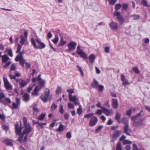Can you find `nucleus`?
I'll use <instances>...</instances> for the list:
<instances>
[{"mask_svg": "<svg viewBox=\"0 0 150 150\" xmlns=\"http://www.w3.org/2000/svg\"><path fill=\"white\" fill-rule=\"evenodd\" d=\"M121 116V114L118 112H117L116 113L115 116V119L117 120L119 123H121V120H120Z\"/></svg>", "mask_w": 150, "mask_h": 150, "instance_id": "20", "label": "nucleus"}, {"mask_svg": "<svg viewBox=\"0 0 150 150\" xmlns=\"http://www.w3.org/2000/svg\"><path fill=\"white\" fill-rule=\"evenodd\" d=\"M114 16H117V18L118 16H121L120 13L117 11H115L114 12Z\"/></svg>", "mask_w": 150, "mask_h": 150, "instance_id": "58", "label": "nucleus"}, {"mask_svg": "<svg viewBox=\"0 0 150 150\" xmlns=\"http://www.w3.org/2000/svg\"><path fill=\"white\" fill-rule=\"evenodd\" d=\"M131 143L132 142L129 140H124V141L123 142L124 144H131Z\"/></svg>", "mask_w": 150, "mask_h": 150, "instance_id": "59", "label": "nucleus"}, {"mask_svg": "<svg viewBox=\"0 0 150 150\" xmlns=\"http://www.w3.org/2000/svg\"><path fill=\"white\" fill-rule=\"evenodd\" d=\"M23 135L24 134H23V133L22 134H21V135H20V136L18 138V140L20 142H21L22 141Z\"/></svg>", "mask_w": 150, "mask_h": 150, "instance_id": "57", "label": "nucleus"}, {"mask_svg": "<svg viewBox=\"0 0 150 150\" xmlns=\"http://www.w3.org/2000/svg\"><path fill=\"white\" fill-rule=\"evenodd\" d=\"M15 129L16 134L17 135H21V134L22 128L21 127H20L18 126V124L15 125Z\"/></svg>", "mask_w": 150, "mask_h": 150, "instance_id": "10", "label": "nucleus"}, {"mask_svg": "<svg viewBox=\"0 0 150 150\" xmlns=\"http://www.w3.org/2000/svg\"><path fill=\"white\" fill-rule=\"evenodd\" d=\"M45 94H46L49 95L50 91L49 89L46 88L44 91Z\"/></svg>", "mask_w": 150, "mask_h": 150, "instance_id": "61", "label": "nucleus"}, {"mask_svg": "<svg viewBox=\"0 0 150 150\" xmlns=\"http://www.w3.org/2000/svg\"><path fill=\"white\" fill-rule=\"evenodd\" d=\"M26 62L25 59L23 58L21 60L19 61V63L20 64H25V63Z\"/></svg>", "mask_w": 150, "mask_h": 150, "instance_id": "62", "label": "nucleus"}, {"mask_svg": "<svg viewBox=\"0 0 150 150\" xmlns=\"http://www.w3.org/2000/svg\"><path fill=\"white\" fill-rule=\"evenodd\" d=\"M3 142L7 146H12L13 145V141L10 139H5Z\"/></svg>", "mask_w": 150, "mask_h": 150, "instance_id": "11", "label": "nucleus"}, {"mask_svg": "<svg viewBox=\"0 0 150 150\" xmlns=\"http://www.w3.org/2000/svg\"><path fill=\"white\" fill-rule=\"evenodd\" d=\"M59 40V37L57 34L55 35L54 39L53 40V42L55 44L57 43Z\"/></svg>", "mask_w": 150, "mask_h": 150, "instance_id": "43", "label": "nucleus"}, {"mask_svg": "<svg viewBox=\"0 0 150 150\" xmlns=\"http://www.w3.org/2000/svg\"><path fill=\"white\" fill-rule=\"evenodd\" d=\"M23 122L24 126L30 125L29 123H28L27 119L25 117H23Z\"/></svg>", "mask_w": 150, "mask_h": 150, "instance_id": "35", "label": "nucleus"}, {"mask_svg": "<svg viewBox=\"0 0 150 150\" xmlns=\"http://www.w3.org/2000/svg\"><path fill=\"white\" fill-rule=\"evenodd\" d=\"M4 84L5 88L7 90H11L12 87L10 85L7 79H5L4 78Z\"/></svg>", "mask_w": 150, "mask_h": 150, "instance_id": "9", "label": "nucleus"}, {"mask_svg": "<svg viewBox=\"0 0 150 150\" xmlns=\"http://www.w3.org/2000/svg\"><path fill=\"white\" fill-rule=\"evenodd\" d=\"M78 55L80 56L84 59L86 58L87 57V54L83 52L82 51H80L78 52L77 53Z\"/></svg>", "mask_w": 150, "mask_h": 150, "instance_id": "22", "label": "nucleus"}, {"mask_svg": "<svg viewBox=\"0 0 150 150\" xmlns=\"http://www.w3.org/2000/svg\"><path fill=\"white\" fill-rule=\"evenodd\" d=\"M133 150H138V148L136 144H133Z\"/></svg>", "mask_w": 150, "mask_h": 150, "instance_id": "64", "label": "nucleus"}, {"mask_svg": "<svg viewBox=\"0 0 150 150\" xmlns=\"http://www.w3.org/2000/svg\"><path fill=\"white\" fill-rule=\"evenodd\" d=\"M76 67L78 69L79 71L80 72L81 75L83 76H84V73L82 71V67H79V66L77 65L76 66Z\"/></svg>", "mask_w": 150, "mask_h": 150, "instance_id": "37", "label": "nucleus"}, {"mask_svg": "<svg viewBox=\"0 0 150 150\" xmlns=\"http://www.w3.org/2000/svg\"><path fill=\"white\" fill-rule=\"evenodd\" d=\"M118 105L117 100L115 99H112V105L113 108L114 109H116L118 108Z\"/></svg>", "mask_w": 150, "mask_h": 150, "instance_id": "15", "label": "nucleus"}, {"mask_svg": "<svg viewBox=\"0 0 150 150\" xmlns=\"http://www.w3.org/2000/svg\"><path fill=\"white\" fill-rule=\"evenodd\" d=\"M3 101H4V103H1L5 105H8V104H10L11 102V100L9 98H5L4 100H3Z\"/></svg>", "mask_w": 150, "mask_h": 150, "instance_id": "24", "label": "nucleus"}, {"mask_svg": "<svg viewBox=\"0 0 150 150\" xmlns=\"http://www.w3.org/2000/svg\"><path fill=\"white\" fill-rule=\"evenodd\" d=\"M5 97V95L4 93L3 92H0V102L1 103H4L5 102L4 101H3V100L2 99L4 98Z\"/></svg>", "mask_w": 150, "mask_h": 150, "instance_id": "30", "label": "nucleus"}, {"mask_svg": "<svg viewBox=\"0 0 150 150\" xmlns=\"http://www.w3.org/2000/svg\"><path fill=\"white\" fill-rule=\"evenodd\" d=\"M79 108L77 109V113L79 115L81 114L82 112V109L80 105H79Z\"/></svg>", "mask_w": 150, "mask_h": 150, "instance_id": "41", "label": "nucleus"}, {"mask_svg": "<svg viewBox=\"0 0 150 150\" xmlns=\"http://www.w3.org/2000/svg\"><path fill=\"white\" fill-rule=\"evenodd\" d=\"M121 7V5L120 4H117L115 7V8L116 11L120 9Z\"/></svg>", "mask_w": 150, "mask_h": 150, "instance_id": "46", "label": "nucleus"}, {"mask_svg": "<svg viewBox=\"0 0 150 150\" xmlns=\"http://www.w3.org/2000/svg\"><path fill=\"white\" fill-rule=\"evenodd\" d=\"M143 112V110H141L139 113L136 115L132 116L131 119L133 121V125L135 127L140 126L141 125H144L143 122L144 119H138V118L140 117L141 116L142 113Z\"/></svg>", "mask_w": 150, "mask_h": 150, "instance_id": "1", "label": "nucleus"}, {"mask_svg": "<svg viewBox=\"0 0 150 150\" xmlns=\"http://www.w3.org/2000/svg\"><path fill=\"white\" fill-rule=\"evenodd\" d=\"M94 113H90L86 115H84V117L85 118L88 119L90 117H93V116L94 115Z\"/></svg>", "mask_w": 150, "mask_h": 150, "instance_id": "38", "label": "nucleus"}, {"mask_svg": "<svg viewBox=\"0 0 150 150\" xmlns=\"http://www.w3.org/2000/svg\"><path fill=\"white\" fill-rule=\"evenodd\" d=\"M9 59V58L6 55H4L2 56V60L4 63H6Z\"/></svg>", "mask_w": 150, "mask_h": 150, "instance_id": "28", "label": "nucleus"}, {"mask_svg": "<svg viewBox=\"0 0 150 150\" xmlns=\"http://www.w3.org/2000/svg\"><path fill=\"white\" fill-rule=\"evenodd\" d=\"M23 57H21L20 56L18 55L15 58V60L16 62L19 61L21 59L23 58Z\"/></svg>", "mask_w": 150, "mask_h": 150, "instance_id": "54", "label": "nucleus"}, {"mask_svg": "<svg viewBox=\"0 0 150 150\" xmlns=\"http://www.w3.org/2000/svg\"><path fill=\"white\" fill-rule=\"evenodd\" d=\"M103 125H101L98 127L96 129V132H98L100 131L101 129H103Z\"/></svg>", "mask_w": 150, "mask_h": 150, "instance_id": "63", "label": "nucleus"}, {"mask_svg": "<svg viewBox=\"0 0 150 150\" xmlns=\"http://www.w3.org/2000/svg\"><path fill=\"white\" fill-rule=\"evenodd\" d=\"M21 47H22V46H21V45H20L19 44H18V45L17 50L16 51V53H18L19 52H20L21 50Z\"/></svg>", "mask_w": 150, "mask_h": 150, "instance_id": "49", "label": "nucleus"}, {"mask_svg": "<svg viewBox=\"0 0 150 150\" xmlns=\"http://www.w3.org/2000/svg\"><path fill=\"white\" fill-rule=\"evenodd\" d=\"M117 0H109V3L110 5H114L116 2Z\"/></svg>", "mask_w": 150, "mask_h": 150, "instance_id": "51", "label": "nucleus"}, {"mask_svg": "<svg viewBox=\"0 0 150 150\" xmlns=\"http://www.w3.org/2000/svg\"><path fill=\"white\" fill-rule=\"evenodd\" d=\"M64 129V127L63 125L61 124L59 128L56 129V131L59 132H60L63 131Z\"/></svg>", "mask_w": 150, "mask_h": 150, "instance_id": "27", "label": "nucleus"}, {"mask_svg": "<svg viewBox=\"0 0 150 150\" xmlns=\"http://www.w3.org/2000/svg\"><path fill=\"white\" fill-rule=\"evenodd\" d=\"M43 87L39 85L36 86L35 87L32 93V95L35 96H38L39 95L38 91Z\"/></svg>", "mask_w": 150, "mask_h": 150, "instance_id": "3", "label": "nucleus"}, {"mask_svg": "<svg viewBox=\"0 0 150 150\" xmlns=\"http://www.w3.org/2000/svg\"><path fill=\"white\" fill-rule=\"evenodd\" d=\"M57 107V105L54 103H53L52 104L51 108L52 110H54Z\"/></svg>", "mask_w": 150, "mask_h": 150, "instance_id": "48", "label": "nucleus"}, {"mask_svg": "<svg viewBox=\"0 0 150 150\" xmlns=\"http://www.w3.org/2000/svg\"><path fill=\"white\" fill-rule=\"evenodd\" d=\"M98 118L96 117L93 116L91 118L89 123V125L91 127L96 125L98 121Z\"/></svg>", "mask_w": 150, "mask_h": 150, "instance_id": "5", "label": "nucleus"}, {"mask_svg": "<svg viewBox=\"0 0 150 150\" xmlns=\"http://www.w3.org/2000/svg\"><path fill=\"white\" fill-rule=\"evenodd\" d=\"M68 107L69 108L74 109V106L71 103H69L68 104Z\"/></svg>", "mask_w": 150, "mask_h": 150, "instance_id": "56", "label": "nucleus"}, {"mask_svg": "<svg viewBox=\"0 0 150 150\" xmlns=\"http://www.w3.org/2000/svg\"><path fill=\"white\" fill-rule=\"evenodd\" d=\"M117 18L118 19L119 21L121 24H122L124 22V19L121 15L118 16Z\"/></svg>", "mask_w": 150, "mask_h": 150, "instance_id": "36", "label": "nucleus"}, {"mask_svg": "<svg viewBox=\"0 0 150 150\" xmlns=\"http://www.w3.org/2000/svg\"><path fill=\"white\" fill-rule=\"evenodd\" d=\"M16 103L13 102L12 103V109H18L20 104V99L18 98H16Z\"/></svg>", "mask_w": 150, "mask_h": 150, "instance_id": "6", "label": "nucleus"}, {"mask_svg": "<svg viewBox=\"0 0 150 150\" xmlns=\"http://www.w3.org/2000/svg\"><path fill=\"white\" fill-rule=\"evenodd\" d=\"M49 96V95L46 94H45L44 95H42L40 96V98L44 103H46L47 101V98Z\"/></svg>", "mask_w": 150, "mask_h": 150, "instance_id": "19", "label": "nucleus"}, {"mask_svg": "<svg viewBox=\"0 0 150 150\" xmlns=\"http://www.w3.org/2000/svg\"><path fill=\"white\" fill-rule=\"evenodd\" d=\"M25 128L23 131V134H27L31 131V127L30 125L24 126Z\"/></svg>", "mask_w": 150, "mask_h": 150, "instance_id": "7", "label": "nucleus"}, {"mask_svg": "<svg viewBox=\"0 0 150 150\" xmlns=\"http://www.w3.org/2000/svg\"><path fill=\"white\" fill-rule=\"evenodd\" d=\"M69 100L71 102H73L78 100V99L77 98L76 96H73L71 94H69Z\"/></svg>", "mask_w": 150, "mask_h": 150, "instance_id": "21", "label": "nucleus"}, {"mask_svg": "<svg viewBox=\"0 0 150 150\" xmlns=\"http://www.w3.org/2000/svg\"><path fill=\"white\" fill-rule=\"evenodd\" d=\"M124 132L126 134L130 136L131 135L130 133L132 132V130L130 129L129 128V124H127L125 125L123 128Z\"/></svg>", "mask_w": 150, "mask_h": 150, "instance_id": "8", "label": "nucleus"}, {"mask_svg": "<svg viewBox=\"0 0 150 150\" xmlns=\"http://www.w3.org/2000/svg\"><path fill=\"white\" fill-rule=\"evenodd\" d=\"M131 17H133V20H138L140 18V16L138 14H132L130 16Z\"/></svg>", "mask_w": 150, "mask_h": 150, "instance_id": "32", "label": "nucleus"}, {"mask_svg": "<svg viewBox=\"0 0 150 150\" xmlns=\"http://www.w3.org/2000/svg\"><path fill=\"white\" fill-rule=\"evenodd\" d=\"M66 43V41L64 40L63 37H61L60 39V43L59 44V46L64 45Z\"/></svg>", "mask_w": 150, "mask_h": 150, "instance_id": "33", "label": "nucleus"}, {"mask_svg": "<svg viewBox=\"0 0 150 150\" xmlns=\"http://www.w3.org/2000/svg\"><path fill=\"white\" fill-rule=\"evenodd\" d=\"M23 100L25 102H28L30 99L29 95L27 93H25L23 96Z\"/></svg>", "mask_w": 150, "mask_h": 150, "instance_id": "17", "label": "nucleus"}, {"mask_svg": "<svg viewBox=\"0 0 150 150\" xmlns=\"http://www.w3.org/2000/svg\"><path fill=\"white\" fill-rule=\"evenodd\" d=\"M98 87L99 88H98V90L101 92H102L104 89V87L102 85H99Z\"/></svg>", "mask_w": 150, "mask_h": 150, "instance_id": "45", "label": "nucleus"}, {"mask_svg": "<svg viewBox=\"0 0 150 150\" xmlns=\"http://www.w3.org/2000/svg\"><path fill=\"white\" fill-rule=\"evenodd\" d=\"M142 4L143 5L146 7L148 6L146 1L145 0H142Z\"/></svg>", "mask_w": 150, "mask_h": 150, "instance_id": "53", "label": "nucleus"}, {"mask_svg": "<svg viewBox=\"0 0 150 150\" xmlns=\"http://www.w3.org/2000/svg\"><path fill=\"white\" fill-rule=\"evenodd\" d=\"M45 115L46 114L45 113L39 115L37 117V118L40 120H43L44 119Z\"/></svg>", "mask_w": 150, "mask_h": 150, "instance_id": "31", "label": "nucleus"}, {"mask_svg": "<svg viewBox=\"0 0 150 150\" xmlns=\"http://www.w3.org/2000/svg\"><path fill=\"white\" fill-rule=\"evenodd\" d=\"M16 69V66L15 64H13L11 66L10 71H15Z\"/></svg>", "mask_w": 150, "mask_h": 150, "instance_id": "44", "label": "nucleus"}, {"mask_svg": "<svg viewBox=\"0 0 150 150\" xmlns=\"http://www.w3.org/2000/svg\"><path fill=\"white\" fill-rule=\"evenodd\" d=\"M17 82H18L19 84L21 86V88L24 87L27 84V83L23 80H17Z\"/></svg>", "mask_w": 150, "mask_h": 150, "instance_id": "16", "label": "nucleus"}, {"mask_svg": "<svg viewBox=\"0 0 150 150\" xmlns=\"http://www.w3.org/2000/svg\"><path fill=\"white\" fill-rule=\"evenodd\" d=\"M39 82V85L44 87L45 86V80L41 79V80L40 81H38Z\"/></svg>", "mask_w": 150, "mask_h": 150, "instance_id": "42", "label": "nucleus"}, {"mask_svg": "<svg viewBox=\"0 0 150 150\" xmlns=\"http://www.w3.org/2000/svg\"><path fill=\"white\" fill-rule=\"evenodd\" d=\"M116 150H122L121 143L119 142L117 144L116 147Z\"/></svg>", "mask_w": 150, "mask_h": 150, "instance_id": "39", "label": "nucleus"}, {"mask_svg": "<svg viewBox=\"0 0 150 150\" xmlns=\"http://www.w3.org/2000/svg\"><path fill=\"white\" fill-rule=\"evenodd\" d=\"M76 44L75 42H71L67 45L69 49L67 51L69 52L71 51L74 50L76 49Z\"/></svg>", "mask_w": 150, "mask_h": 150, "instance_id": "4", "label": "nucleus"}, {"mask_svg": "<svg viewBox=\"0 0 150 150\" xmlns=\"http://www.w3.org/2000/svg\"><path fill=\"white\" fill-rule=\"evenodd\" d=\"M128 4H123L122 6V8L124 10H126L128 8Z\"/></svg>", "mask_w": 150, "mask_h": 150, "instance_id": "55", "label": "nucleus"}, {"mask_svg": "<svg viewBox=\"0 0 150 150\" xmlns=\"http://www.w3.org/2000/svg\"><path fill=\"white\" fill-rule=\"evenodd\" d=\"M36 41L39 45V46L38 47V48L43 49L45 47V45L41 41L40 39H37L36 40Z\"/></svg>", "mask_w": 150, "mask_h": 150, "instance_id": "12", "label": "nucleus"}, {"mask_svg": "<svg viewBox=\"0 0 150 150\" xmlns=\"http://www.w3.org/2000/svg\"><path fill=\"white\" fill-rule=\"evenodd\" d=\"M8 54L9 56L11 57H12L13 54L12 53V50L11 49H10L8 51Z\"/></svg>", "mask_w": 150, "mask_h": 150, "instance_id": "60", "label": "nucleus"}, {"mask_svg": "<svg viewBox=\"0 0 150 150\" xmlns=\"http://www.w3.org/2000/svg\"><path fill=\"white\" fill-rule=\"evenodd\" d=\"M64 111L63 107L62 105H61L59 112L62 114L64 113Z\"/></svg>", "mask_w": 150, "mask_h": 150, "instance_id": "52", "label": "nucleus"}, {"mask_svg": "<svg viewBox=\"0 0 150 150\" xmlns=\"http://www.w3.org/2000/svg\"><path fill=\"white\" fill-rule=\"evenodd\" d=\"M95 58L96 57L94 54H91L89 56V61L91 63H93L94 62Z\"/></svg>", "mask_w": 150, "mask_h": 150, "instance_id": "25", "label": "nucleus"}, {"mask_svg": "<svg viewBox=\"0 0 150 150\" xmlns=\"http://www.w3.org/2000/svg\"><path fill=\"white\" fill-rule=\"evenodd\" d=\"M21 40L20 41V43L21 45H24L27 41V38H24L23 35H21Z\"/></svg>", "mask_w": 150, "mask_h": 150, "instance_id": "23", "label": "nucleus"}, {"mask_svg": "<svg viewBox=\"0 0 150 150\" xmlns=\"http://www.w3.org/2000/svg\"><path fill=\"white\" fill-rule=\"evenodd\" d=\"M99 85L98 82L95 79L93 78V81L91 83L92 87L93 88H97L98 87Z\"/></svg>", "mask_w": 150, "mask_h": 150, "instance_id": "14", "label": "nucleus"}, {"mask_svg": "<svg viewBox=\"0 0 150 150\" xmlns=\"http://www.w3.org/2000/svg\"><path fill=\"white\" fill-rule=\"evenodd\" d=\"M132 70L136 74H139L140 72L138 68L137 67H133Z\"/></svg>", "mask_w": 150, "mask_h": 150, "instance_id": "40", "label": "nucleus"}, {"mask_svg": "<svg viewBox=\"0 0 150 150\" xmlns=\"http://www.w3.org/2000/svg\"><path fill=\"white\" fill-rule=\"evenodd\" d=\"M31 42L32 45L33 46V47L35 48H38V47L37 46L36 44L35 40L33 38H32L31 39Z\"/></svg>", "mask_w": 150, "mask_h": 150, "instance_id": "34", "label": "nucleus"}, {"mask_svg": "<svg viewBox=\"0 0 150 150\" xmlns=\"http://www.w3.org/2000/svg\"><path fill=\"white\" fill-rule=\"evenodd\" d=\"M33 114L35 115L37 114L38 112L39 111L35 107L33 108Z\"/></svg>", "mask_w": 150, "mask_h": 150, "instance_id": "47", "label": "nucleus"}, {"mask_svg": "<svg viewBox=\"0 0 150 150\" xmlns=\"http://www.w3.org/2000/svg\"><path fill=\"white\" fill-rule=\"evenodd\" d=\"M61 87L60 86H58L56 90V92L57 93L59 94L61 92Z\"/></svg>", "mask_w": 150, "mask_h": 150, "instance_id": "50", "label": "nucleus"}, {"mask_svg": "<svg viewBox=\"0 0 150 150\" xmlns=\"http://www.w3.org/2000/svg\"><path fill=\"white\" fill-rule=\"evenodd\" d=\"M135 108H132L128 110L127 111L126 113V115L130 116L132 114V110L135 111Z\"/></svg>", "mask_w": 150, "mask_h": 150, "instance_id": "26", "label": "nucleus"}, {"mask_svg": "<svg viewBox=\"0 0 150 150\" xmlns=\"http://www.w3.org/2000/svg\"><path fill=\"white\" fill-rule=\"evenodd\" d=\"M120 120L121 123L122 122L123 124H125V125L129 124L128 121L126 117H122Z\"/></svg>", "mask_w": 150, "mask_h": 150, "instance_id": "29", "label": "nucleus"}, {"mask_svg": "<svg viewBox=\"0 0 150 150\" xmlns=\"http://www.w3.org/2000/svg\"><path fill=\"white\" fill-rule=\"evenodd\" d=\"M101 109L103 112L107 116H109L110 115V112L109 109L106 108L105 107L101 108Z\"/></svg>", "mask_w": 150, "mask_h": 150, "instance_id": "18", "label": "nucleus"}, {"mask_svg": "<svg viewBox=\"0 0 150 150\" xmlns=\"http://www.w3.org/2000/svg\"><path fill=\"white\" fill-rule=\"evenodd\" d=\"M109 25L111 29L113 30H116L118 28L117 23L113 21Z\"/></svg>", "mask_w": 150, "mask_h": 150, "instance_id": "13", "label": "nucleus"}, {"mask_svg": "<svg viewBox=\"0 0 150 150\" xmlns=\"http://www.w3.org/2000/svg\"><path fill=\"white\" fill-rule=\"evenodd\" d=\"M121 133V131L120 130H116L115 131L112 135L111 142H114L116 139L120 136Z\"/></svg>", "mask_w": 150, "mask_h": 150, "instance_id": "2", "label": "nucleus"}]
</instances>
